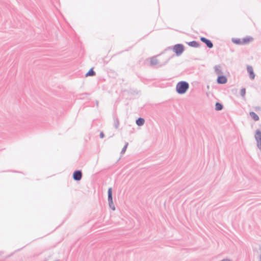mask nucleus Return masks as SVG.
Returning <instances> with one entry per match:
<instances>
[{"mask_svg":"<svg viewBox=\"0 0 261 261\" xmlns=\"http://www.w3.org/2000/svg\"><path fill=\"white\" fill-rule=\"evenodd\" d=\"M189 88V83L185 81L178 82L176 86V92L179 94H184Z\"/></svg>","mask_w":261,"mask_h":261,"instance_id":"nucleus-1","label":"nucleus"},{"mask_svg":"<svg viewBox=\"0 0 261 261\" xmlns=\"http://www.w3.org/2000/svg\"><path fill=\"white\" fill-rule=\"evenodd\" d=\"M174 57V55H172L169 57L163 63L160 64L159 60L156 58L157 56H153L150 58V64L152 66H157L158 67H161L165 65L169 62V61Z\"/></svg>","mask_w":261,"mask_h":261,"instance_id":"nucleus-2","label":"nucleus"},{"mask_svg":"<svg viewBox=\"0 0 261 261\" xmlns=\"http://www.w3.org/2000/svg\"><path fill=\"white\" fill-rule=\"evenodd\" d=\"M172 50L176 56H180L185 50V46L182 44L178 43L172 46Z\"/></svg>","mask_w":261,"mask_h":261,"instance_id":"nucleus-3","label":"nucleus"},{"mask_svg":"<svg viewBox=\"0 0 261 261\" xmlns=\"http://www.w3.org/2000/svg\"><path fill=\"white\" fill-rule=\"evenodd\" d=\"M83 177V173L82 170H75L72 174V178L73 179L76 181H79L81 180Z\"/></svg>","mask_w":261,"mask_h":261,"instance_id":"nucleus-4","label":"nucleus"},{"mask_svg":"<svg viewBox=\"0 0 261 261\" xmlns=\"http://www.w3.org/2000/svg\"><path fill=\"white\" fill-rule=\"evenodd\" d=\"M200 40L201 42L204 43L208 48H212L213 47L214 45L211 40L204 37H201Z\"/></svg>","mask_w":261,"mask_h":261,"instance_id":"nucleus-5","label":"nucleus"},{"mask_svg":"<svg viewBox=\"0 0 261 261\" xmlns=\"http://www.w3.org/2000/svg\"><path fill=\"white\" fill-rule=\"evenodd\" d=\"M227 82V79L225 75L223 74L218 76L217 79V83L218 84H225Z\"/></svg>","mask_w":261,"mask_h":261,"instance_id":"nucleus-6","label":"nucleus"},{"mask_svg":"<svg viewBox=\"0 0 261 261\" xmlns=\"http://www.w3.org/2000/svg\"><path fill=\"white\" fill-rule=\"evenodd\" d=\"M247 70L249 73V77L251 80H253L255 78V74L253 71V68L251 66L248 65L247 67Z\"/></svg>","mask_w":261,"mask_h":261,"instance_id":"nucleus-7","label":"nucleus"},{"mask_svg":"<svg viewBox=\"0 0 261 261\" xmlns=\"http://www.w3.org/2000/svg\"><path fill=\"white\" fill-rule=\"evenodd\" d=\"M187 44L190 47H199L200 46V43L195 40L187 42Z\"/></svg>","mask_w":261,"mask_h":261,"instance_id":"nucleus-8","label":"nucleus"},{"mask_svg":"<svg viewBox=\"0 0 261 261\" xmlns=\"http://www.w3.org/2000/svg\"><path fill=\"white\" fill-rule=\"evenodd\" d=\"M253 38L251 36H246L244 38H243L242 40V44H247L248 43H249V42H251L252 41H253Z\"/></svg>","mask_w":261,"mask_h":261,"instance_id":"nucleus-9","label":"nucleus"},{"mask_svg":"<svg viewBox=\"0 0 261 261\" xmlns=\"http://www.w3.org/2000/svg\"><path fill=\"white\" fill-rule=\"evenodd\" d=\"M145 123V119L143 118L139 117L136 120V123L139 126L143 125Z\"/></svg>","mask_w":261,"mask_h":261,"instance_id":"nucleus-10","label":"nucleus"},{"mask_svg":"<svg viewBox=\"0 0 261 261\" xmlns=\"http://www.w3.org/2000/svg\"><path fill=\"white\" fill-rule=\"evenodd\" d=\"M249 115L251 118L255 121H258L259 119V116L254 112L251 111L249 113Z\"/></svg>","mask_w":261,"mask_h":261,"instance_id":"nucleus-11","label":"nucleus"},{"mask_svg":"<svg viewBox=\"0 0 261 261\" xmlns=\"http://www.w3.org/2000/svg\"><path fill=\"white\" fill-rule=\"evenodd\" d=\"M108 200H113V189L110 187L108 190Z\"/></svg>","mask_w":261,"mask_h":261,"instance_id":"nucleus-12","label":"nucleus"},{"mask_svg":"<svg viewBox=\"0 0 261 261\" xmlns=\"http://www.w3.org/2000/svg\"><path fill=\"white\" fill-rule=\"evenodd\" d=\"M214 69H215V71L216 73L217 74H218V75L223 74V72L221 70V67L220 65H216L214 67Z\"/></svg>","mask_w":261,"mask_h":261,"instance_id":"nucleus-13","label":"nucleus"},{"mask_svg":"<svg viewBox=\"0 0 261 261\" xmlns=\"http://www.w3.org/2000/svg\"><path fill=\"white\" fill-rule=\"evenodd\" d=\"M223 109V105L219 102H216L215 103V110L217 111H219L222 110Z\"/></svg>","mask_w":261,"mask_h":261,"instance_id":"nucleus-14","label":"nucleus"},{"mask_svg":"<svg viewBox=\"0 0 261 261\" xmlns=\"http://www.w3.org/2000/svg\"><path fill=\"white\" fill-rule=\"evenodd\" d=\"M96 74L95 72L93 70V68H91L89 69V70L85 74V76H93Z\"/></svg>","mask_w":261,"mask_h":261,"instance_id":"nucleus-15","label":"nucleus"},{"mask_svg":"<svg viewBox=\"0 0 261 261\" xmlns=\"http://www.w3.org/2000/svg\"><path fill=\"white\" fill-rule=\"evenodd\" d=\"M231 41L235 44L237 45H241L242 44V40L240 38H232L231 39Z\"/></svg>","mask_w":261,"mask_h":261,"instance_id":"nucleus-16","label":"nucleus"},{"mask_svg":"<svg viewBox=\"0 0 261 261\" xmlns=\"http://www.w3.org/2000/svg\"><path fill=\"white\" fill-rule=\"evenodd\" d=\"M254 137H255V139L256 141L260 140L261 139V130H260L259 129L256 130Z\"/></svg>","mask_w":261,"mask_h":261,"instance_id":"nucleus-17","label":"nucleus"},{"mask_svg":"<svg viewBox=\"0 0 261 261\" xmlns=\"http://www.w3.org/2000/svg\"><path fill=\"white\" fill-rule=\"evenodd\" d=\"M119 125V121L118 118H114V126L115 128L117 129Z\"/></svg>","mask_w":261,"mask_h":261,"instance_id":"nucleus-18","label":"nucleus"},{"mask_svg":"<svg viewBox=\"0 0 261 261\" xmlns=\"http://www.w3.org/2000/svg\"><path fill=\"white\" fill-rule=\"evenodd\" d=\"M109 205L110 208H111L112 210L115 211V206L114 204L113 201H108Z\"/></svg>","mask_w":261,"mask_h":261,"instance_id":"nucleus-19","label":"nucleus"},{"mask_svg":"<svg viewBox=\"0 0 261 261\" xmlns=\"http://www.w3.org/2000/svg\"><path fill=\"white\" fill-rule=\"evenodd\" d=\"M128 145V142H126L124 146H123V147L122 148L121 151V154H124L125 153V152L126 151V150L127 149V147Z\"/></svg>","mask_w":261,"mask_h":261,"instance_id":"nucleus-20","label":"nucleus"},{"mask_svg":"<svg viewBox=\"0 0 261 261\" xmlns=\"http://www.w3.org/2000/svg\"><path fill=\"white\" fill-rule=\"evenodd\" d=\"M246 94V89L243 88L241 89L240 95L242 97H244Z\"/></svg>","mask_w":261,"mask_h":261,"instance_id":"nucleus-21","label":"nucleus"},{"mask_svg":"<svg viewBox=\"0 0 261 261\" xmlns=\"http://www.w3.org/2000/svg\"><path fill=\"white\" fill-rule=\"evenodd\" d=\"M257 147L261 150V139L256 141Z\"/></svg>","mask_w":261,"mask_h":261,"instance_id":"nucleus-22","label":"nucleus"},{"mask_svg":"<svg viewBox=\"0 0 261 261\" xmlns=\"http://www.w3.org/2000/svg\"><path fill=\"white\" fill-rule=\"evenodd\" d=\"M99 137L101 139H102L105 137V134L103 133V132H100V134H99Z\"/></svg>","mask_w":261,"mask_h":261,"instance_id":"nucleus-23","label":"nucleus"},{"mask_svg":"<svg viewBox=\"0 0 261 261\" xmlns=\"http://www.w3.org/2000/svg\"><path fill=\"white\" fill-rule=\"evenodd\" d=\"M255 109L256 110H259V109H260V107H256Z\"/></svg>","mask_w":261,"mask_h":261,"instance_id":"nucleus-24","label":"nucleus"}]
</instances>
